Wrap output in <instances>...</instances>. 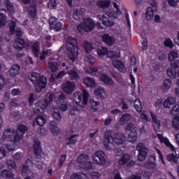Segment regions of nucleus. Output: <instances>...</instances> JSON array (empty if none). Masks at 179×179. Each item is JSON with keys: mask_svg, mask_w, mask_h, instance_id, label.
Wrapping results in <instances>:
<instances>
[{"mask_svg": "<svg viewBox=\"0 0 179 179\" xmlns=\"http://www.w3.org/2000/svg\"><path fill=\"white\" fill-rule=\"evenodd\" d=\"M83 83L87 87H96V81L92 77H86L83 79Z\"/></svg>", "mask_w": 179, "mask_h": 179, "instance_id": "33", "label": "nucleus"}, {"mask_svg": "<svg viewBox=\"0 0 179 179\" xmlns=\"http://www.w3.org/2000/svg\"><path fill=\"white\" fill-rule=\"evenodd\" d=\"M113 66L116 68V69H118L119 72H122L124 73L127 71V68L125 67V64L122 62L121 60L116 61Z\"/></svg>", "mask_w": 179, "mask_h": 179, "instance_id": "34", "label": "nucleus"}, {"mask_svg": "<svg viewBox=\"0 0 179 179\" xmlns=\"http://www.w3.org/2000/svg\"><path fill=\"white\" fill-rule=\"evenodd\" d=\"M17 24V22L14 20H10L9 22V29H10V33L11 36H13L15 34L17 38H20L22 37V34H23V31H22V29L20 27H17L16 26Z\"/></svg>", "mask_w": 179, "mask_h": 179, "instance_id": "10", "label": "nucleus"}, {"mask_svg": "<svg viewBox=\"0 0 179 179\" xmlns=\"http://www.w3.org/2000/svg\"><path fill=\"white\" fill-rule=\"evenodd\" d=\"M28 15L32 19L37 17V6L36 3H31L28 8Z\"/></svg>", "mask_w": 179, "mask_h": 179, "instance_id": "30", "label": "nucleus"}, {"mask_svg": "<svg viewBox=\"0 0 179 179\" xmlns=\"http://www.w3.org/2000/svg\"><path fill=\"white\" fill-rule=\"evenodd\" d=\"M143 51H146L148 50V38H145L141 42Z\"/></svg>", "mask_w": 179, "mask_h": 179, "instance_id": "64", "label": "nucleus"}, {"mask_svg": "<svg viewBox=\"0 0 179 179\" xmlns=\"http://www.w3.org/2000/svg\"><path fill=\"white\" fill-rule=\"evenodd\" d=\"M176 97H168L163 103V99H158L155 103V107L157 110H160L162 107L164 108H171V106L176 104Z\"/></svg>", "mask_w": 179, "mask_h": 179, "instance_id": "7", "label": "nucleus"}, {"mask_svg": "<svg viewBox=\"0 0 179 179\" xmlns=\"http://www.w3.org/2000/svg\"><path fill=\"white\" fill-rule=\"evenodd\" d=\"M66 45L69 57L70 58L71 62H75V61H76L78 59V52L79 51L76 38L69 36L66 39Z\"/></svg>", "mask_w": 179, "mask_h": 179, "instance_id": "3", "label": "nucleus"}, {"mask_svg": "<svg viewBox=\"0 0 179 179\" xmlns=\"http://www.w3.org/2000/svg\"><path fill=\"white\" fill-rule=\"evenodd\" d=\"M57 17H51L49 19L50 28L55 31H61L62 30V24L61 22H57Z\"/></svg>", "mask_w": 179, "mask_h": 179, "instance_id": "16", "label": "nucleus"}, {"mask_svg": "<svg viewBox=\"0 0 179 179\" xmlns=\"http://www.w3.org/2000/svg\"><path fill=\"white\" fill-rule=\"evenodd\" d=\"M96 22L91 17L85 18L83 21L77 25V30L80 34L83 33H90L94 30Z\"/></svg>", "mask_w": 179, "mask_h": 179, "instance_id": "4", "label": "nucleus"}, {"mask_svg": "<svg viewBox=\"0 0 179 179\" xmlns=\"http://www.w3.org/2000/svg\"><path fill=\"white\" fill-rule=\"evenodd\" d=\"M124 141H125V135L122 133L115 134L114 137L111 135H108L104 138L103 145L110 150L113 149L111 146H114V145H122Z\"/></svg>", "mask_w": 179, "mask_h": 179, "instance_id": "2", "label": "nucleus"}, {"mask_svg": "<svg viewBox=\"0 0 179 179\" xmlns=\"http://www.w3.org/2000/svg\"><path fill=\"white\" fill-rule=\"evenodd\" d=\"M20 72V66L19 64L13 65L8 71V75L10 78H15Z\"/></svg>", "mask_w": 179, "mask_h": 179, "instance_id": "25", "label": "nucleus"}, {"mask_svg": "<svg viewBox=\"0 0 179 179\" xmlns=\"http://www.w3.org/2000/svg\"><path fill=\"white\" fill-rule=\"evenodd\" d=\"M130 120H131V114L124 113L120 118L119 122H120L121 125H125V124H127Z\"/></svg>", "mask_w": 179, "mask_h": 179, "instance_id": "41", "label": "nucleus"}, {"mask_svg": "<svg viewBox=\"0 0 179 179\" xmlns=\"http://www.w3.org/2000/svg\"><path fill=\"white\" fill-rule=\"evenodd\" d=\"M29 127L24 124H19L16 129L15 134H14L13 141L14 142H20L21 139H23L24 134L27 132Z\"/></svg>", "mask_w": 179, "mask_h": 179, "instance_id": "9", "label": "nucleus"}, {"mask_svg": "<svg viewBox=\"0 0 179 179\" xmlns=\"http://www.w3.org/2000/svg\"><path fill=\"white\" fill-rule=\"evenodd\" d=\"M63 92L67 94H72L75 90V84L69 80L66 81L62 86Z\"/></svg>", "mask_w": 179, "mask_h": 179, "instance_id": "20", "label": "nucleus"}, {"mask_svg": "<svg viewBox=\"0 0 179 179\" xmlns=\"http://www.w3.org/2000/svg\"><path fill=\"white\" fill-rule=\"evenodd\" d=\"M92 159L94 164L104 166L107 163L108 157L103 150H98L92 155Z\"/></svg>", "mask_w": 179, "mask_h": 179, "instance_id": "6", "label": "nucleus"}, {"mask_svg": "<svg viewBox=\"0 0 179 179\" xmlns=\"http://www.w3.org/2000/svg\"><path fill=\"white\" fill-rule=\"evenodd\" d=\"M95 96H99L101 99H104V94H106V89L99 87L94 91Z\"/></svg>", "mask_w": 179, "mask_h": 179, "instance_id": "47", "label": "nucleus"}, {"mask_svg": "<svg viewBox=\"0 0 179 179\" xmlns=\"http://www.w3.org/2000/svg\"><path fill=\"white\" fill-rule=\"evenodd\" d=\"M136 150L138 152V159L139 162H143L148 156V150L145 145L142 143H139L136 146Z\"/></svg>", "mask_w": 179, "mask_h": 179, "instance_id": "13", "label": "nucleus"}, {"mask_svg": "<svg viewBox=\"0 0 179 179\" xmlns=\"http://www.w3.org/2000/svg\"><path fill=\"white\" fill-rule=\"evenodd\" d=\"M164 45L165 47H169V48H173L174 47V44L173 43V41L171 39L168 38L164 42Z\"/></svg>", "mask_w": 179, "mask_h": 179, "instance_id": "59", "label": "nucleus"}, {"mask_svg": "<svg viewBox=\"0 0 179 179\" xmlns=\"http://www.w3.org/2000/svg\"><path fill=\"white\" fill-rule=\"evenodd\" d=\"M171 80L169 78H166L164 80L162 83V90L164 91L169 90L170 87H171Z\"/></svg>", "mask_w": 179, "mask_h": 179, "instance_id": "48", "label": "nucleus"}, {"mask_svg": "<svg viewBox=\"0 0 179 179\" xmlns=\"http://www.w3.org/2000/svg\"><path fill=\"white\" fill-rule=\"evenodd\" d=\"M8 169L12 171V170H16L17 166H16V162L13 160H10L7 163Z\"/></svg>", "mask_w": 179, "mask_h": 179, "instance_id": "56", "label": "nucleus"}, {"mask_svg": "<svg viewBox=\"0 0 179 179\" xmlns=\"http://www.w3.org/2000/svg\"><path fill=\"white\" fill-rule=\"evenodd\" d=\"M150 5L151 7L149 6L146 9V20H153V17H155V12H157V3L156 2V1H153L152 3H150Z\"/></svg>", "mask_w": 179, "mask_h": 179, "instance_id": "11", "label": "nucleus"}, {"mask_svg": "<svg viewBox=\"0 0 179 179\" xmlns=\"http://www.w3.org/2000/svg\"><path fill=\"white\" fill-rule=\"evenodd\" d=\"M126 131H129V142L135 143L138 141V128L133 123H129L126 127Z\"/></svg>", "mask_w": 179, "mask_h": 179, "instance_id": "8", "label": "nucleus"}, {"mask_svg": "<svg viewBox=\"0 0 179 179\" xmlns=\"http://www.w3.org/2000/svg\"><path fill=\"white\" fill-rule=\"evenodd\" d=\"M99 79L101 82H103V83H105V85H107L108 86H114V80L107 74H101Z\"/></svg>", "mask_w": 179, "mask_h": 179, "instance_id": "23", "label": "nucleus"}, {"mask_svg": "<svg viewBox=\"0 0 179 179\" xmlns=\"http://www.w3.org/2000/svg\"><path fill=\"white\" fill-rule=\"evenodd\" d=\"M166 159L168 162H172L175 164H179V152L178 154L177 152L169 154L166 156Z\"/></svg>", "mask_w": 179, "mask_h": 179, "instance_id": "32", "label": "nucleus"}, {"mask_svg": "<svg viewBox=\"0 0 179 179\" xmlns=\"http://www.w3.org/2000/svg\"><path fill=\"white\" fill-rule=\"evenodd\" d=\"M102 41L108 47H113L114 43H115V38L113 36H110V34H105L102 36Z\"/></svg>", "mask_w": 179, "mask_h": 179, "instance_id": "22", "label": "nucleus"}, {"mask_svg": "<svg viewBox=\"0 0 179 179\" xmlns=\"http://www.w3.org/2000/svg\"><path fill=\"white\" fill-rule=\"evenodd\" d=\"M83 16H85V11H83V8L76 9L73 13V17L74 20H82V19H83Z\"/></svg>", "mask_w": 179, "mask_h": 179, "instance_id": "31", "label": "nucleus"}, {"mask_svg": "<svg viewBox=\"0 0 179 179\" xmlns=\"http://www.w3.org/2000/svg\"><path fill=\"white\" fill-rule=\"evenodd\" d=\"M78 137H79V135L78 134L68 136V142L65 143V146H69L70 145H76V143L78 142Z\"/></svg>", "mask_w": 179, "mask_h": 179, "instance_id": "35", "label": "nucleus"}, {"mask_svg": "<svg viewBox=\"0 0 179 179\" xmlns=\"http://www.w3.org/2000/svg\"><path fill=\"white\" fill-rule=\"evenodd\" d=\"M176 58H178V52L177 51H171L169 53V57L168 59L169 62H173Z\"/></svg>", "mask_w": 179, "mask_h": 179, "instance_id": "52", "label": "nucleus"}, {"mask_svg": "<svg viewBox=\"0 0 179 179\" xmlns=\"http://www.w3.org/2000/svg\"><path fill=\"white\" fill-rule=\"evenodd\" d=\"M84 48L86 54H90V52H92V51H93V50L94 49V47L93 46V44H92V43L85 41L84 42Z\"/></svg>", "mask_w": 179, "mask_h": 179, "instance_id": "42", "label": "nucleus"}, {"mask_svg": "<svg viewBox=\"0 0 179 179\" xmlns=\"http://www.w3.org/2000/svg\"><path fill=\"white\" fill-rule=\"evenodd\" d=\"M40 42L38 41H36L31 46V53L33 54L34 57H35V58H38V57H40Z\"/></svg>", "mask_w": 179, "mask_h": 179, "instance_id": "24", "label": "nucleus"}, {"mask_svg": "<svg viewBox=\"0 0 179 179\" xmlns=\"http://www.w3.org/2000/svg\"><path fill=\"white\" fill-rule=\"evenodd\" d=\"M157 138L159 140L161 143H164V145L166 146V148H169L172 152H174L176 150V148L174 145H172L171 143H170V140L167 137H164L163 134H157Z\"/></svg>", "mask_w": 179, "mask_h": 179, "instance_id": "21", "label": "nucleus"}, {"mask_svg": "<svg viewBox=\"0 0 179 179\" xmlns=\"http://www.w3.org/2000/svg\"><path fill=\"white\" fill-rule=\"evenodd\" d=\"M96 52L99 57H104V55L108 54V49L105 47L99 48H97Z\"/></svg>", "mask_w": 179, "mask_h": 179, "instance_id": "50", "label": "nucleus"}, {"mask_svg": "<svg viewBox=\"0 0 179 179\" xmlns=\"http://www.w3.org/2000/svg\"><path fill=\"white\" fill-rule=\"evenodd\" d=\"M90 104L91 110H92L94 113H97V111H99V107H100V101H94V99H90Z\"/></svg>", "mask_w": 179, "mask_h": 179, "instance_id": "37", "label": "nucleus"}, {"mask_svg": "<svg viewBox=\"0 0 179 179\" xmlns=\"http://www.w3.org/2000/svg\"><path fill=\"white\" fill-rule=\"evenodd\" d=\"M171 113L174 114L175 115L179 114V104H176L174 106H172Z\"/></svg>", "mask_w": 179, "mask_h": 179, "instance_id": "61", "label": "nucleus"}, {"mask_svg": "<svg viewBox=\"0 0 179 179\" xmlns=\"http://www.w3.org/2000/svg\"><path fill=\"white\" fill-rule=\"evenodd\" d=\"M131 160V155L128 154H124L118 161L120 166H125L128 162Z\"/></svg>", "mask_w": 179, "mask_h": 179, "instance_id": "38", "label": "nucleus"}, {"mask_svg": "<svg viewBox=\"0 0 179 179\" xmlns=\"http://www.w3.org/2000/svg\"><path fill=\"white\" fill-rule=\"evenodd\" d=\"M150 113L152 120V127L154 128L155 132H157V131H160V128H162V122H160V120L157 119L156 113L153 111H150Z\"/></svg>", "mask_w": 179, "mask_h": 179, "instance_id": "15", "label": "nucleus"}, {"mask_svg": "<svg viewBox=\"0 0 179 179\" xmlns=\"http://www.w3.org/2000/svg\"><path fill=\"white\" fill-rule=\"evenodd\" d=\"M171 68L172 69H178L179 68V60H173L171 62Z\"/></svg>", "mask_w": 179, "mask_h": 179, "instance_id": "62", "label": "nucleus"}, {"mask_svg": "<svg viewBox=\"0 0 179 179\" xmlns=\"http://www.w3.org/2000/svg\"><path fill=\"white\" fill-rule=\"evenodd\" d=\"M49 68L52 72H55L58 69V63L56 62H49Z\"/></svg>", "mask_w": 179, "mask_h": 179, "instance_id": "57", "label": "nucleus"}, {"mask_svg": "<svg viewBox=\"0 0 179 179\" xmlns=\"http://www.w3.org/2000/svg\"><path fill=\"white\" fill-rule=\"evenodd\" d=\"M67 73L71 80H78V79H79V74L75 70H71Z\"/></svg>", "mask_w": 179, "mask_h": 179, "instance_id": "51", "label": "nucleus"}, {"mask_svg": "<svg viewBox=\"0 0 179 179\" xmlns=\"http://www.w3.org/2000/svg\"><path fill=\"white\" fill-rule=\"evenodd\" d=\"M4 5L7 12H9V13H15V8L10 0H6Z\"/></svg>", "mask_w": 179, "mask_h": 179, "instance_id": "44", "label": "nucleus"}, {"mask_svg": "<svg viewBox=\"0 0 179 179\" xmlns=\"http://www.w3.org/2000/svg\"><path fill=\"white\" fill-rule=\"evenodd\" d=\"M57 105L63 113H65L68 110V99H66V95L65 94L62 93L59 95Z\"/></svg>", "mask_w": 179, "mask_h": 179, "instance_id": "12", "label": "nucleus"}, {"mask_svg": "<svg viewBox=\"0 0 179 179\" xmlns=\"http://www.w3.org/2000/svg\"><path fill=\"white\" fill-rule=\"evenodd\" d=\"M111 15L110 12H107L101 17L102 24L106 27H113L115 24L114 21L111 20V15Z\"/></svg>", "mask_w": 179, "mask_h": 179, "instance_id": "17", "label": "nucleus"}, {"mask_svg": "<svg viewBox=\"0 0 179 179\" xmlns=\"http://www.w3.org/2000/svg\"><path fill=\"white\" fill-rule=\"evenodd\" d=\"M34 154L36 159H41L43 157L41 156V153L43 150L41 149V142L38 138L34 139Z\"/></svg>", "mask_w": 179, "mask_h": 179, "instance_id": "14", "label": "nucleus"}, {"mask_svg": "<svg viewBox=\"0 0 179 179\" xmlns=\"http://www.w3.org/2000/svg\"><path fill=\"white\" fill-rule=\"evenodd\" d=\"M80 167L83 169V170H93V164L90 161H87L80 164Z\"/></svg>", "mask_w": 179, "mask_h": 179, "instance_id": "45", "label": "nucleus"}, {"mask_svg": "<svg viewBox=\"0 0 179 179\" xmlns=\"http://www.w3.org/2000/svg\"><path fill=\"white\" fill-rule=\"evenodd\" d=\"M12 136H13V131H12L10 129H7L3 134L2 139H10V138H12Z\"/></svg>", "mask_w": 179, "mask_h": 179, "instance_id": "49", "label": "nucleus"}, {"mask_svg": "<svg viewBox=\"0 0 179 179\" xmlns=\"http://www.w3.org/2000/svg\"><path fill=\"white\" fill-rule=\"evenodd\" d=\"M54 99H55V96L52 94H50L48 98L45 99L42 101L38 102L39 108L45 110V108H47V107H48L49 104H51V103L54 101Z\"/></svg>", "mask_w": 179, "mask_h": 179, "instance_id": "18", "label": "nucleus"}, {"mask_svg": "<svg viewBox=\"0 0 179 179\" xmlns=\"http://www.w3.org/2000/svg\"><path fill=\"white\" fill-rule=\"evenodd\" d=\"M33 167V161L30 159H27L24 163L22 169V173L23 174H27L30 172V169Z\"/></svg>", "mask_w": 179, "mask_h": 179, "instance_id": "26", "label": "nucleus"}, {"mask_svg": "<svg viewBox=\"0 0 179 179\" xmlns=\"http://www.w3.org/2000/svg\"><path fill=\"white\" fill-rule=\"evenodd\" d=\"M172 127L176 131H179V116H176L173 119Z\"/></svg>", "mask_w": 179, "mask_h": 179, "instance_id": "54", "label": "nucleus"}, {"mask_svg": "<svg viewBox=\"0 0 179 179\" xmlns=\"http://www.w3.org/2000/svg\"><path fill=\"white\" fill-rule=\"evenodd\" d=\"M97 6L99 8H101L102 9H105V8H108L110 5H111V1L110 0H100L98 1L96 3Z\"/></svg>", "mask_w": 179, "mask_h": 179, "instance_id": "40", "label": "nucleus"}, {"mask_svg": "<svg viewBox=\"0 0 179 179\" xmlns=\"http://www.w3.org/2000/svg\"><path fill=\"white\" fill-rule=\"evenodd\" d=\"M0 177L3 179H14L15 174L13 171L9 169H3L0 173Z\"/></svg>", "mask_w": 179, "mask_h": 179, "instance_id": "27", "label": "nucleus"}, {"mask_svg": "<svg viewBox=\"0 0 179 179\" xmlns=\"http://www.w3.org/2000/svg\"><path fill=\"white\" fill-rule=\"evenodd\" d=\"M34 101H36V99L34 98V94L31 92L29 94L28 99L29 106H33V104H34Z\"/></svg>", "mask_w": 179, "mask_h": 179, "instance_id": "58", "label": "nucleus"}, {"mask_svg": "<svg viewBox=\"0 0 179 179\" xmlns=\"http://www.w3.org/2000/svg\"><path fill=\"white\" fill-rule=\"evenodd\" d=\"M29 80L34 85L35 92L36 93H40L47 86V78L44 76H41L36 72L31 73Z\"/></svg>", "mask_w": 179, "mask_h": 179, "instance_id": "1", "label": "nucleus"}, {"mask_svg": "<svg viewBox=\"0 0 179 179\" xmlns=\"http://www.w3.org/2000/svg\"><path fill=\"white\" fill-rule=\"evenodd\" d=\"M6 26V15L0 13V28L5 27Z\"/></svg>", "mask_w": 179, "mask_h": 179, "instance_id": "53", "label": "nucleus"}, {"mask_svg": "<svg viewBox=\"0 0 179 179\" xmlns=\"http://www.w3.org/2000/svg\"><path fill=\"white\" fill-rule=\"evenodd\" d=\"M26 46L24 39L21 38H16L13 43V48L17 51H22Z\"/></svg>", "mask_w": 179, "mask_h": 179, "instance_id": "19", "label": "nucleus"}, {"mask_svg": "<svg viewBox=\"0 0 179 179\" xmlns=\"http://www.w3.org/2000/svg\"><path fill=\"white\" fill-rule=\"evenodd\" d=\"M36 122L39 127H44L47 122V119L43 115H38L36 117Z\"/></svg>", "mask_w": 179, "mask_h": 179, "instance_id": "39", "label": "nucleus"}, {"mask_svg": "<svg viewBox=\"0 0 179 179\" xmlns=\"http://www.w3.org/2000/svg\"><path fill=\"white\" fill-rule=\"evenodd\" d=\"M89 160V155L87 154H81L77 158V162L79 163V166L83 163H85Z\"/></svg>", "mask_w": 179, "mask_h": 179, "instance_id": "46", "label": "nucleus"}, {"mask_svg": "<svg viewBox=\"0 0 179 179\" xmlns=\"http://www.w3.org/2000/svg\"><path fill=\"white\" fill-rule=\"evenodd\" d=\"M73 97L78 100V101L76 102V106H78L79 108H85L89 103V92L85 89H83L82 92L79 91L74 92Z\"/></svg>", "mask_w": 179, "mask_h": 179, "instance_id": "5", "label": "nucleus"}, {"mask_svg": "<svg viewBox=\"0 0 179 179\" xmlns=\"http://www.w3.org/2000/svg\"><path fill=\"white\" fill-rule=\"evenodd\" d=\"M50 129L52 135H58V134L61 132L59 127H58V123H57L55 120H52L50 122Z\"/></svg>", "mask_w": 179, "mask_h": 179, "instance_id": "29", "label": "nucleus"}, {"mask_svg": "<svg viewBox=\"0 0 179 179\" xmlns=\"http://www.w3.org/2000/svg\"><path fill=\"white\" fill-rule=\"evenodd\" d=\"M156 155H150L148 160L145 162V167L153 169L156 168Z\"/></svg>", "mask_w": 179, "mask_h": 179, "instance_id": "28", "label": "nucleus"}, {"mask_svg": "<svg viewBox=\"0 0 179 179\" xmlns=\"http://www.w3.org/2000/svg\"><path fill=\"white\" fill-rule=\"evenodd\" d=\"M48 8L49 9H55V8H57V2L55 0H50L49 3H48Z\"/></svg>", "mask_w": 179, "mask_h": 179, "instance_id": "60", "label": "nucleus"}, {"mask_svg": "<svg viewBox=\"0 0 179 179\" xmlns=\"http://www.w3.org/2000/svg\"><path fill=\"white\" fill-rule=\"evenodd\" d=\"M52 115L56 121H61L62 120V116L61 115V112L58 108H53L52 111Z\"/></svg>", "mask_w": 179, "mask_h": 179, "instance_id": "36", "label": "nucleus"}, {"mask_svg": "<svg viewBox=\"0 0 179 179\" xmlns=\"http://www.w3.org/2000/svg\"><path fill=\"white\" fill-rule=\"evenodd\" d=\"M82 176H85V173H74L70 176V179H80Z\"/></svg>", "mask_w": 179, "mask_h": 179, "instance_id": "63", "label": "nucleus"}, {"mask_svg": "<svg viewBox=\"0 0 179 179\" xmlns=\"http://www.w3.org/2000/svg\"><path fill=\"white\" fill-rule=\"evenodd\" d=\"M134 106L137 113H142L143 108H142V103L139 99L134 100Z\"/></svg>", "mask_w": 179, "mask_h": 179, "instance_id": "43", "label": "nucleus"}, {"mask_svg": "<svg viewBox=\"0 0 179 179\" xmlns=\"http://www.w3.org/2000/svg\"><path fill=\"white\" fill-rule=\"evenodd\" d=\"M166 75L171 78V79H176L177 76V73L173 69H168L166 70Z\"/></svg>", "mask_w": 179, "mask_h": 179, "instance_id": "55", "label": "nucleus"}]
</instances>
